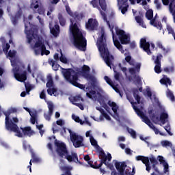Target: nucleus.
<instances>
[{
	"mask_svg": "<svg viewBox=\"0 0 175 175\" xmlns=\"http://www.w3.org/2000/svg\"><path fill=\"white\" fill-rule=\"evenodd\" d=\"M72 18L70 19V25L69 27L70 32L73 38V45L75 47L85 51L87 50V39L83 35V32L80 31L79 25L81 23V20L85 17L83 12H75L72 15Z\"/></svg>",
	"mask_w": 175,
	"mask_h": 175,
	"instance_id": "1",
	"label": "nucleus"
},
{
	"mask_svg": "<svg viewBox=\"0 0 175 175\" xmlns=\"http://www.w3.org/2000/svg\"><path fill=\"white\" fill-rule=\"evenodd\" d=\"M97 43L98 51H100L102 58H103L107 66H111V60L114 59V57L109 53V49H107V44L106 43V37L105 36V33H102L100 37L98 40Z\"/></svg>",
	"mask_w": 175,
	"mask_h": 175,
	"instance_id": "2",
	"label": "nucleus"
},
{
	"mask_svg": "<svg viewBox=\"0 0 175 175\" xmlns=\"http://www.w3.org/2000/svg\"><path fill=\"white\" fill-rule=\"evenodd\" d=\"M55 146L56 147V152L60 158H65L68 162H76V161H78L77 153L72 152L71 155L69 154V151H68V148H66L65 143L55 139Z\"/></svg>",
	"mask_w": 175,
	"mask_h": 175,
	"instance_id": "3",
	"label": "nucleus"
},
{
	"mask_svg": "<svg viewBox=\"0 0 175 175\" xmlns=\"http://www.w3.org/2000/svg\"><path fill=\"white\" fill-rule=\"evenodd\" d=\"M3 114L5 116V128L6 131H8V132H14V133H16L15 135L18 137H23V133H21L20 128L17 124H14L12 119H10V114H12V112H10V111H4Z\"/></svg>",
	"mask_w": 175,
	"mask_h": 175,
	"instance_id": "4",
	"label": "nucleus"
},
{
	"mask_svg": "<svg viewBox=\"0 0 175 175\" xmlns=\"http://www.w3.org/2000/svg\"><path fill=\"white\" fill-rule=\"evenodd\" d=\"M63 75L66 81H68V83L74 85V87H77L78 88H80V90L85 89V85L77 82L79 80V75L77 72H75L73 69H66V71L64 72Z\"/></svg>",
	"mask_w": 175,
	"mask_h": 175,
	"instance_id": "5",
	"label": "nucleus"
},
{
	"mask_svg": "<svg viewBox=\"0 0 175 175\" xmlns=\"http://www.w3.org/2000/svg\"><path fill=\"white\" fill-rule=\"evenodd\" d=\"M115 167L118 172L119 175H135L136 174V169L133 165L132 167L126 165L124 161L120 162L115 160Z\"/></svg>",
	"mask_w": 175,
	"mask_h": 175,
	"instance_id": "6",
	"label": "nucleus"
},
{
	"mask_svg": "<svg viewBox=\"0 0 175 175\" xmlns=\"http://www.w3.org/2000/svg\"><path fill=\"white\" fill-rule=\"evenodd\" d=\"M25 33L27 36V43H32V39H36L38 34L35 33L33 31V25L31 24V22L25 23Z\"/></svg>",
	"mask_w": 175,
	"mask_h": 175,
	"instance_id": "7",
	"label": "nucleus"
},
{
	"mask_svg": "<svg viewBox=\"0 0 175 175\" xmlns=\"http://www.w3.org/2000/svg\"><path fill=\"white\" fill-rule=\"evenodd\" d=\"M86 96L90 99H93L94 100H96L98 99V101L99 102V103H100V105H102V103H103V107L105 109V110H107V109H109V107H107V105H106V103H105V100L103 99V96L102 95V94H100V92H98L96 93V92L95 90H92V89H91L89 91V92L86 93Z\"/></svg>",
	"mask_w": 175,
	"mask_h": 175,
	"instance_id": "8",
	"label": "nucleus"
},
{
	"mask_svg": "<svg viewBox=\"0 0 175 175\" xmlns=\"http://www.w3.org/2000/svg\"><path fill=\"white\" fill-rule=\"evenodd\" d=\"M68 132L70 133V139L75 148H79V147H83L84 144H83V141L84 139L83 137L76 134V133L72 132V130L68 129Z\"/></svg>",
	"mask_w": 175,
	"mask_h": 175,
	"instance_id": "9",
	"label": "nucleus"
},
{
	"mask_svg": "<svg viewBox=\"0 0 175 175\" xmlns=\"http://www.w3.org/2000/svg\"><path fill=\"white\" fill-rule=\"evenodd\" d=\"M91 70V68H90V66L87 65H83L81 70V74L85 79H87L88 80H90L91 81V85L93 87V88H95L96 87V79H95V77L91 75L90 74V72Z\"/></svg>",
	"mask_w": 175,
	"mask_h": 175,
	"instance_id": "10",
	"label": "nucleus"
},
{
	"mask_svg": "<svg viewBox=\"0 0 175 175\" xmlns=\"http://www.w3.org/2000/svg\"><path fill=\"white\" fill-rule=\"evenodd\" d=\"M131 103L133 105V110H135L136 114H137V116H139V117H140L142 119L143 122H145L146 125H148L151 129H153L155 127V126L154 125V124H152V122H151V120H150L148 117L146 116L144 112L140 110V109H139L136 106H134L133 102H131Z\"/></svg>",
	"mask_w": 175,
	"mask_h": 175,
	"instance_id": "11",
	"label": "nucleus"
},
{
	"mask_svg": "<svg viewBox=\"0 0 175 175\" xmlns=\"http://www.w3.org/2000/svg\"><path fill=\"white\" fill-rule=\"evenodd\" d=\"M152 111H154L152 109L149 110L148 114L150 115V117L153 122H158V121H161L163 124H166V120L169 118L167 113L162 112L159 118V116H156L155 113H152Z\"/></svg>",
	"mask_w": 175,
	"mask_h": 175,
	"instance_id": "12",
	"label": "nucleus"
},
{
	"mask_svg": "<svg viewBox=\"0 0 175 175\" xmlns=\"http://www.w3.org/2000/svg\"><path fill=\"white\" fill-rule=\"evenodd\" d=\"M146 17L148 20H150V25H152L159 31L162 30V23L161 22L155 21V17L154 18V11L152 10H148L146 11Z\"/></svg>",
	"mask_w": 175,
	"mask_h": 175,
	"instance_id": "13",
	"label": "nucleus"
},
{
	"mask_svg": "<svg viewBox=\"0 0 175 175\" xmlns=\"http://www.w3.org/2000/svg\"><path fill=\"white\" fill-rule=\"evenodd\" d=\"M107 24L112 33V38L113 41V44L122 53V54H124L125 53V51L124 50V48L122 47V45L121 43H120V41H118V39L116 38V36L114 35V25H111L110 22L109 21H106Z\"/></svg>",
	"mask_w": 175,
	"mask_h": 175,
	"instance_id": "14",
	"label": "nucleus"
},
{
	"mask_svg": "<svg viewBox=\"0 0 175 175\" xmlns=\"http://www.w3.org/2000/svg\"><path fill=\"white\" fill-rule=\"evenodd\" d=\"M116 35L119 36V40L122 44H129L131 42V37L125 33L124 30L116 29Z\"/></svg>",
	"mask_w": 175,
	"mask_h": 175,
	"instance_id": "15",
	"label": "nucleus"
},
{
	"mask_svg": "<svg viewBox=\"0 0 175 175\" xmlns=\"http://www.w3.org/2000/svg\"><path fill=\"white\" fill-rule=\"evenodd\" d=\"M20 68L19 67H16L14 69V76L15 79L18 81H20L21 83H25V81L27 80V71L25 70L23 72V73L20 74Z\"/></svg>",
	"mask_w": 175,
	"mask_h": 175,
	"instance_id": "16",
	"label": "nucleus"
},
{
	"mask_svg": "<svg viewBox=\"0 0 175 175\" xmlns=\"http://www.w3.org/2000/svg\"><path fill=\"white\" fill-rule=\"evenodd\" d=\"M98 21H96V19L90 18L88 19V23H85V28L89 31H95V29L98 28Z\"/></svg>",
	"mask_w": 175,
	"mask_h": 175,
	"instance_id": "17",
	"label": "nucleus"
},
{
	"mask_svg": "<svg viewBox=\"0 0 175 175\" xmlns=\"http://www.w3.org/2000/svg\"><path fill=\"white\" fill-rule=\"evenodd\" d=\"M140 48L143 49L144 51L147 53L148 55L152 54L151 49H150V42H147L146 38H142L140 40Z\"/></svg>",
	"mask_w": 175,
	"mask_h": 175,
	"instance_id": "18",
	"label": "nucleus"
},
{
	"mask_svg": "<svg viewBox=\"0 0 175 175\" xmlns=\"http://www.w3.org/2000/svg\"><path fill=\"white\" fill-rule=\"evenodd\" d=\"M98 157L101 161L107 163L110 162L111 161V159L113 158L111 157V154L107 153V155H106V153H105V151L103 149H100L98 151Z\"/></svg>",
	"mask_w": 175,
	"mask_h": 175,
	"instance_id": "19",
	"label": "nucleus"
},
{
	"mask_svg": "<svg viewBox=\"0 0 175 175\" xmlns=\"http://www.w3.org/2000/svg\"><path fill=\"white\" fill-rule=\"evenodd\" d=\"M77 159L78 160H75L74 162H76V163H79V165H82V166H84L85 167H91V165H94V161L91 160V157H90V155L88 154L85 155L83 157L84 161L88 162V164L79 161L78 157Z\"/></svg>",
	"mask_w": 175,
	"mask_h": 175,
	"instance_id": "20",
	"label": "nucleus"
},
{
	"mask_svg": "<svg viewBox=\"0 0 175 175\" xmlns=\"http://www.w3.org/2000/svg\"><path fill=\"white\" fill-rule=\"evenodd\" d=\"M91 5H92L93 8H99L100 6L102 10L106 12V2L105 0H92L90 1Z\"/></svg>",
	"mask_w": 175,
	"mask_h": 175,
	"instance_id": "21",
	"label": "nucleus"
},
{
	"mask_svg": "<svg viewBox=\"0 0 175 175\" xmlns=\"http://www.w3.org/2000/svg\"><path fill=\"white\" fill-rule=\"evenodd\" d=\"M49 108V114L44 113V117L46 121H50L51 120V116H53V113L54 111V105L51 103H48Z\"/></svg>",
	"mask_w": 175,
	"mask_h": 175,
	"instance_id": "22",
	"label": "nucleus"
},
{
	"mask_svg": "<svg viewBox=\"0 0 175 175\" xmlns=\"http://www.w3.org/2000/svg\"><path fill=\"white\" fill-rule=\"evenodd\" d=\"M21 129L23 133V137H24V136H32L33 135V131H32V129H31V126H26V127H21Z\"/></svg>",
	"mask_w": 175,
	"mask_h": 175,
	"instance_id": "23",
	"label": "nucleus"
},
{
	"mask_svg": "<svg viewBox=\"0 0 175 175\" xmlns=\"http://www.w3.org/2000/svg\"><path fill=\"white\" fill-rule=\"evenodd\" d=\"M23 13L21 10H18L14 16H12L11 17V21L13 24V25H16L18 23V19L21 18V15Z\"/></svg>",
	"mask_w": 175,
	"mask_h": 175,
	"instance_id": "24",
	"label": "nucleus"
},
{
	"mask_svg": "<svg viewBox=\"0 0 175 175\" xmlns=\"http://www.w3.org/2000/svg\"><path fill=\"white\" fill-rule=\"evenodd\" d=\"M59 32H61V30L59 29V25H55L54 27L51 28V33L55 37L58 38L59 36Z\"/></svg>",
	"mask_w": 175,
	"mask_h": 175,
	"instance_id": "25",
	"label": "nucleus"
},
{
	"mask_svg": "<svg viewBox=\"0 0 175 175\" xmlns=\"http://www.w3.org/2000/svg\"><path fill=\"white\" fill-rule=\"evenodd\" d=\"M105 166H107L108 169L111 170V175H120V174L117 172V170H116V168H114V165L111 163L107 162Z\"/></svg>",
	"mask_w": 175,
	"mask_h": 175,
	"instance_id": "26",
	"label": "nucleus"
},
{
	"mask_svg": "<svg viewBox=\"0 0 175 175\" xmlns=\"http://www.w3.org/2000/svg\"><path fill=\"white\" fill-rule=\"evenodd\" d=\"M96 109L98 110V111H100V113H101L102 116L106 118V120H108V121H110V120H111V118H110V116H109V114H107V113H106L105 111V109H103V108L100 107H96Z\"/></svg>",
	"mask_w": 175,
	"mask_h": 175,
	"instance_id": "27",
	"label": "nucleus"
},
{
	"mask_svg": "<svg viewBox=\"0 0 175 175\" xmlns=\"http://www.w3.org/2000/svg\"><path fill=\"white\" fill-rule=\"evenodd\" d=\"M41 49V50H45L46 49V45H44V43L42 42V40H38L36 41L33 46V49Z\"/></svg>",
	"mask_w": 175,
	"mask_h": 175,
	"instance_id": "28",
	"label": "nucleus"
},
{
	"mask_svg": "<svg viewBox=\"0 0 175 175\" xmlns=\"http://www.w3.org/2000/svg\"><path fill=\"white\" fill-rule=\"evenodd\" d=\"M108 105L111 107L114 114H117V110H118V105L115 102L108 101Z\"/></svg>",
	"mask_w": 175,
	"mask_h": 175,
	"instance_id": "29",
	"label": "nucleus"
},
{
	"mask_svg": "<svg viewBox=\"0 0 175 175\" xmlns=\"http://www.w3.org/2000/svg\"><path fill=\"white\" fill-rule=\"evenodd\" d=\"M47 88H51L54 87V81H53V77L51 75H49L47 77V83H46Z\"/></svg>",
	"mask_w": 175,
	"mask_h": 175,
	"instance_id": "30",
	"label": "nucleus"
},
{
	"mask_svg": "<svg viewBox=\"0 0 175 175\" xmlns=\"http://www.w3.org/2000/svg\"><path fill=\"white\" fill-rule=\"evenodd\" d=\"M58 18L59 21V24L62 27H64L65 24H66V19L64 18V16L62 13L58 14Z\"/></svg>",
	"mask_w": 175,
	"mask_h": 175,
	"instance_id": "31",
	"label": "nucleus"
},
{
	"mask_svg": "<svg viewBox=\"0 0 175 175\" xmlns=\"http://www.w3.org/2000/svg\"><path fill=\"white\" fill-rule=\"evenodd\" d=\"M125 61L131 66H135V60L132 59V56L127 55L125 57Z\"/></svg>",
	"mask_w": 175,
	"mask_h": 175,
	"instance_id": "32",
	"label": "nucleus"
},
{
	"mask_svg": "<svg viewBox=\"0 0 175 175\" xmlns=\"http://www.w3.org/2000/svg\"><path fill=\"white\" fill-rule=\"evenodd\" d=\"M62 170L65 172V173L62 175H72V172H70V170H72V167L64 166Z\"/></svg>",
	"mask_w": 175,
	"mask_h": 175,
	"instance_id": "33",
	"label": "nucleus"
},
{
	"mask_svg": "<svg viewBox=\"0 0 175 175\" xmlns=\"http://www.w3.org/2000/svg\"><path fill=\"white\" fill-rule=\"evenodd\" d=\"M166 95H167V97H168L169 99L172 100V102H174L175 97H174V94H173V92H171L170 90L167 89Z\"/></svg>",
	"mask_w": 175,
	"mask_h": 175,
	"instance_id": "34",
	"label": "nucleus"
},
{
	"mask_svg": "<svg viewBox=\"0 0 175 175\" xmlns=\"http://www.w3.org/2000/svg\"><path fill=\"white\" fill-rule=\"evenodd\" d=\"M128 8H129V4L126 5H119V9L121 10L122 14H125L128 12Z\"/></svg>",
	"mask_w": 175,
	"mask_h": 175,
	"instance_id": "35",
	"label": "nucleus"
},
{
	"mask_svg": "<svg viewBox=\"0 0 175 175\" xmlns=\"http://www.w3.org/2000/svg\"><path fill=\"white\" fill-rule=\"evenodd\" d=\"M100 163L99 165H91V167L92 169H100L102 168V166H103V165H106V163L105 161H100Z\"/></svg>",
	"mask_w": 175,
	"mask_h": 175,
	"instance_id": "36",
	"label": "nucleus"
},
{
	"mask_svg": "<svg viewBox=\"0 0 175 175\" xmlns=\"http://www.w3.org/2000/svg\"><path fill=\"white\" fill-rule=\"evenodd\" d=\"M72 120H74L75 121V122H78L81 125L84 124V121L81 120V119H80V117L76 116L75 115H72Z\"/></svg>",
	"mask_w": 175,
	"mask_h": 175,
	"instance_id": "37",
	"label": "nucleus"
},
{
	"mask_svg": "<svg viewBox=\"0 0 175 175\" xmlns=\"http://www.w3.org/2000/svg\"><path fill=\"white\" fill-rule=\"evenodd\" d=\"M30 121L33 125H35L36 121H38V115H36V113L31 115Z\"/></svg>",
	"mask_w": 175,
	"mask_h": 175,
	"instance_id": "38",
	"label": "nucleus"
},
{
	"mask_svg": "<svg viewBox=\"0 0 175 175\" xmlns=\"http://www.w3.org/2000/svg\"><path fill=\"white\" fill-rule=\"evenodd\" d=\"M163 70L165 73H173V72H174V66H171L170 67H165Z\"/></svg>",
	"mask_w": 175,
	"mask_h": 175,
	"instance_id": "39",
	"label": "nucleus"
},
{
	"mask_svg": "<svg viewBox=\"0 0 175 175\" xmlns=\"http://www.w3.org/2000/svg\"><path fill=\"white\" fill-rule=\"evenodd\" d=\"M47 92L49 95H51V96H52L53 95L55 96V92H57V89H55V88H49V89L47 90Z\"/></svg>",
	"mask_w": 175,
	"mask_h": 175,
	"instance_id": "40",
	"label": "nucleus"
},
{
	"mask_svg": "<svg viewBox=\"0 0 175 175\" xmlns=\"http://www.w3.org/2000/svg\"><path fill=\"white\" fill-rule=\"evenodd\" d=\"M40 3V0H38V1H36L35 3L32 2L31 5H30V8L31 9H38L39 8V3Z\"/></svg>",
	"mask_w": 175,
	"mask_h": 175,
	"instance_id": "41",
	"label": "nucleus"
},
{
	"mask_svg": "<svg viewBox=\"0 0 175 175\" xmlns=\"http://www.w3.org/2000/svg\"><path fill=\"white\" fill-rule=\"evenodd\" d=\"M104 79L105 80L106 83L109 84L111 87H114V83H113V81H111V79H110L107 76L104 77Z\"/></svg>",
	"mask_w": 175,
	"mask_h": 175,
	"instance_id": "42",
	"label": "nucleus"
},
{
	"mask_svg": "<svg viewBox=\"0 0 175 175\" xmlns=\"http://www.w3.org/2000/svg\"><path fill=\"white\" fill-rule=\"evenodd\" d=\"M166 28H167V31L169 34L172 35V36H175L174 30L173 29L172 26H170V25H167V27Z\"/></svg>",
	"mask_w": 175,
	"mask_h": 175,
	"instance_id": "43",
	"label": "nucleus"
},
{
	"mask_svg": "<svg viewBox=\"0 0 175 175\" xmlns=\"http://www.w3.org/2000/svg\"><path fill=\"white\" fill-rule=\"evenodd\" d=\"M61 53V56L59 57V60L62 62V64H68V59L66 57L64 56L62 54V51H60Z\"/></svg>",
	"mask_w": 175,
	"mask_h": 175,
	"instance_id": "44",
	"label": "nucleus"
},
{
	"mask_svg": "<svg viewBox=\"0 0 175 175\" xmlns=\"http://www.w3.org/2000/svg\"><path fill=\"white\" fill-rule=\"evenodd\" d=\"M31 157L33 159L32 160L33 163H38L40 161V159H39V158H38L36 157V154H35V153H33V152L31 154Z\"/></svg>",
	"mask_w": 175,
	"mask_h": 175,
	"instance_id": "45",
	"label": "nucleus"
},
{
	"mask_svg": "<svg viewBox=\"0 0 175 175\" xmlns=\"http://www.w3.org/2000/svg\"><path fill=\"white\" fill-rule=\"evenodd\" d=\"M25 87L26 89L27 94H29V92H31V90H32V85H31L29 83H25Z\"/></svg>",
	"mask_w": 175,
	"mask_h": 175,
	"instance_id": "46",
	"label": "nucleus"
},
{
	"mask_svg": "<svg viewBox=\"0 0 175 175\" xmlns=\"http://www.w3.org/2000/svg\"><path fill=\"white\" fill-rule=\"evenodd\" d=\"M135 21L136 22L139 24V25H143L144 24V21H143V19L142 18V17L140 16H135Z\"/></svg>",
	"mask_w": 175,
	"mask_h": 175,
	"instance_id": "47",
	"label": "nucleus"
},
{
	"mask_svg": "<svg viewBox=\"0 0 175 175\" xmlns=\"http://www.w3.org/2000/svg\"><path fill=\"white\" fill-rule=\"evenodd\" d=\"M133 96H134L135 100H137V103H138V105H140V99H142L140 96H139V94H137L136 92H134Z\"/></svg>",
	"mask_w": 175,
	"mask_h": 175,
	"instance_id": "48",
	"label": "nucleus"
},
{
	"mask_svg": "<svg viewBox=\"0 0 175 175\" xmlns=\"http://www.w3.org/2000/svg\"><path fill=\"white\" fill-rule=\"evenodd\" d=\"M162 55H159L157 56V58L154 61V64H156V65H161V59H162Z\"/></svg>",
	"mask_w": 175,
	"mask_h": 175,
	"instance_id": "49",
	"label": "nucleus"
},
{
	"mask_svg": "<svg viewBox=\"0 0 175 175\" xmlns=\"http://www.w3.org/2000/svg\"><path fill=\"white\" fill-rule=\"evenodd\" d=\"M73 100L74 102H79L80 100H81V102H84V98H83L81 96L78 95L73 98Z\"/></svg>",
	"mask_w": 175,
	"mask_h": 175,
	"instance_id": "50",
	"label": "nucleus"
},
{
	"mask_svg": "<svg viewBox=\"0 0 175 175\" xmlns=\"http://www.w3.org/2000/svg\"><path fill=\"white\" fill-rule=\"evenodd\" d=\"M129 133H130L131 136L133 137V139H136V131L135 130L131 129L130 130H128Z\"/></svg>",
	"mask_w": 175,
	"mask_h": 175,
	"instance_id": "51",
	"label": "nucleus"
},
{
	"mask_svg": "<svg viewBox=\"0 0 175 175\" xmlns=\"http://www.w3.org/2000/svg\"><path fill=\"white\" fill-rule=\"evenodd\" d=\"M149 161H150V163H152V164L159 163L158 160H157V158H155V157H154L153 155H151V157H150Z\"/></svg>",
	"mask_w": 175,
	"mask_h": 175,
	"instance_id": "52",
	"label": "nucleus"
},
{
	"mask_svg": "<svg viewBox=\"0 0 175 175\" xmlns=\"http://www.w3.org/2000/svg\"><path fill=\"white\" fill-rule=\"evenodd\" d=\"M154 72L158 74L162 72V70H161V64H156L154 66Z\"/></svg>",
	"mask_w": 175,
	"mask_h": 175,
	"instance_id": "53",
	"label": "nucleus"
},
{
	"mask_svg": "<svg viewBox=\"0 0 175 175\" xmlns=\"http://www.w3.org/2000/svg\"><path fill=\"white\" fill-rule=\"evenodd\" d=\"M66 10L68 14L70 16V17H72V16H73V14H75V12H72V10H70V7H69V5H66Z\"/></svg>",
	"mask_w": 175,
	"mask_h": 175,
	"instance_id": "54",
	"label": "nucleus"
},
{
	"mask_svg": "<svg viewBox=\"0 0 175 175\" xmlns=\"http://www.w3.org/2000/svg\"><path fill=\"white\" fill-rule=\"evenodd\" d=\"M160 83H161V84L166 85V84H167V83H168V84H170L171 81H170V79L167 78V79H161L160 80Z\"/></svg>",
	"mask_w": 175,
	"mask_h": 175,
	"instance_id": "55",
	"label": "nucleus"
},
{
	"mask_svg": "<svg viewBox=\"0 0 175 175\" xmlns=\"http://www.w3.org/2000/svg\"><path fill=\"white\" fill-rule=\"evenodd\" d=\"M142 163H144V165H148L150 163V159L148 158V157H144V159H142Z\"/></svg>",
	"mask_w": 175,
	"mask_h": 175,
	"instance_id": "56",
	"label": "nucleus"
},
{
	"mask_svg": "<svg viewBox=\"0 0 175 175\" xmlns=\"http://www.w3.org/2000/svg\"><path fill=\"white\" fill-rule=\"evenodd\" d=\"M161 144L163 147H170V146H172V143H170L169 141H163Z\"/></svg>",
	"mask_w": 175,
	"mask_h": 175,
	"instance_id": "57",
	"label": "nucleus"
},
{
	"mask_svg": "<svg viewBox=\"0 0 175 175\" xmlns=\"http://www.w3.org/2000/svg\"><path fill=\"white\" fill-rule=\"evenodd\" d=\"M118 3H119L120 6L129 5V4H128V0H118Z\"/></svg>",
	"mask_w": 175,
	"mask_h": 175,
	"instance_id": "58",
	"label": "nucleus"
},
{
	"mask_svg": "<svg viewBox=\"0 0 175 175\" xmlns=\"http://www.w3.org/2000/svg\"><path fill=\"white\" fill-rule=\"evenodd\" d=\"M157 159L160 162L161 165H164L167 163L166 161H165V159H163V156H158Z\"/></svg>",
	"mask_w": 175,
	"mask_h": 175,
	"instance_id": "59",
	"label": "nucleus"
},
{
	"mask_svg": "<svg viewBox=\"0 0 175 175\" xmlns=\"http://www.w3.org/2000/svg\"><path fill=\"white\" fill-rule=\"evenodd\" d=\"M163 166L164 167L163 172L165 174L167 173V172H169V164L167 163H165L163 164Z\"/></svg>",
	"mask_w": 175,
	"mask_h": 175,
	"instance_id": "60",
	"label": "nucleus"
},
{
	"mask_svg": "<svg viewBox=\"0 0 175 175\" xmlns=\"http://www.w3.org/2000/svg\"><path fill=\"white\" fill-rule=\"evenodd\" d=\"M157 165H158V163L152 164V167L157 174H159V170L158 169V167H157Z\"/></svg>",
	"mask_w": 175,
	"mask_h": 175,
	"instance_id": "61",
	"label": "nucleus"
},
{
	"mask_svg": "<svg viewBox=\"0 0 175 175\" xmlns=\"http://www.w3.org/2000/svg\"><path fill=\"white\" fill-rule=\"evenodd\" d=\"M9 49H10V44L7 43L5 46L3 47V51H4V53H8V51H9Z\"/></svg>",
	"mask_w": 175,
	"mask_h": 175,
	"instance_id": "62",
	"label": "nucleus"
},
{
	"mask_svg": "<svg viewBox=\"0 0 175 175\" xmlns=\"http://www.w3.org/2000/svg\"><path fill=\"white\" fill-rule=\"evenodd\" d=\"M90 143L92 146H98V142H96L93 137L90 138Z\"/></svg>",
	"mask_w": 175,
	"mask_h": 175,
	"instance_id": "63",
	"label": "nucleus"
},
{
	"mask_svg": "<svg viewBox=\"0 0 175 175\" xmlns=\"http://www.w3.org/2000/svg\"><path fill=\"white\" fill-rule=\"evenodd\" d=\"M52 68L53 70L57 71L58 69H59V64H57L56 62L55 64H52Z\"/></svg>",
	"mask_w": 175,
	"mask_h": 175,
	"instance_id": "64",
	"label": "nucleus"
}]
</instances>
